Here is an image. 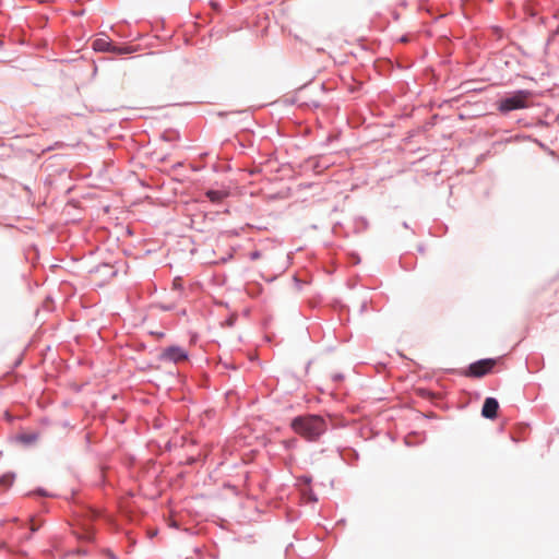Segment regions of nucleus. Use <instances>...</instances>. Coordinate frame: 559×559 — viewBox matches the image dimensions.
<instances>
[{"instance_id":"nucleus-1","label":"nucleus","mask_w":559,"mask_h":559,"mask_svg":"<svg viewBox=\"0 0 559 559\" xmlns=\"http://www.w3.org/2000/svg\"><path fill=\"white\" fill-rule=\"evenodd\" d=\"M289 428L307 442H318L328 431V420L319 414H302L292 418Z\"/></svg>"},{"instance_id":"nucleus-2","label":"nucleus","mask_w":559,"mask_h":559,"mask_svg":"<svg viewBox=\"0 0 559 559\" xmlns=\"http://www.w3.org/2000/svg\"><path fill=\"white\" fill-rule=\"evenodd\" d=\"M531 94L528 90H516L498 100V110L501 114H508L513 110L526 108L527 98Z\"/></svg>"},{"instance_id":"nucleus-3","label":"nucleus","mask_w":559,"mask_h":559,"mask_svg":"<svg viewBox=\"0 0 559 559\" xmlns=\"http://www.w3.org/2000/svg\"><path fill=\"white\" fill-rule=\"evenodd\" d=\"M158 359L162 362L179 364L189 359V352L179 345H170L159 353Z\"/></svg>"},{"instance_id":"nucleus-4","label":"nucleus","mask_w":559,"mask_h":559,"mask_svg":"<svg viewBox=\"0 0 559 559\" xmlns=\"http://www.w3.org/2000/svg\"><path fill=\"white\" fill-rule=\"evenodd\" d=\"M496 365V360L492 358H484L479 359L475 362H472L466 371V376L471 378H481L489 373L493 366Z\"/></svg>"},{"instance_id":"nucleus-5","label":"nucleus","mask_w":559,"mask_h":559,"mask_svg":"<svg viewBox=\"0 0 559 559\" xmlns=\"http://www.w3.org/2000/svg\"><path fill=\"white\" fill-rule=\"evenodd\" d=\"M499 402L496 397L488 396L485 399L481 407V416L487 419H495L498 416Z\"/></svg>"},{"instance_id":"nucleus-6","label":"nucleus","mask_w":559,"mask_h":559,"mask_svg":"<svg viewBox=\"0 0 559 559\" xmlns=\"http://www.w3.org/2000/svg\"><path fill=\"white\" fill-rule=\"evenodd\" d=\"M310 92L309 88H305L302 90L298 95H297V103H298V106L299 107H302V108H308V109H317L321 106V102L319 99H316V98H310V97H307V94Z\"/></svg>"},{"instance_id":"nucleus-7","label":"nucleus","mask_w":559,"mask_h":559,"mask_svg":"<svg viewBox=\"0 0 559 559\" xmlns=\"http://www.w3.org/2000/svg\"><path fill=\"white\" fill-rule=\"evenodd\" d=\"M39 436L37 431L22 432L15 436V441L24 447H32L38 441Z\"/></svg>"},{"instance_id":"nucleus-8","label":"nucleus","mask_w":559,"mask_h":559,"mask_svg":"<svg viewBox=\"0 0 559 559\" xmlns=\"http://www.w3.org/2000/svg\"><path fill=\"white\" fill-rule=\"evenodd\" d=\"M92 46L95 51L99 52H109L110 49H114V43L108 36L96 38Z\"/></svg>"},{"instance_id":"nucleus-9","label":"nucleus","mask_w":559,"mask_h":559,"mask_svg":"<svg viewBox=\"0 0 559 559\" xmlns=\"http://www.w3.org/2000/svg\"><path fill=\"white\" fill-rule=\"evenodd\" d=\"M206 198L213 203H219L227 197V193L223 190L210 189L205 192Z\"/></svg>"},{"instance_id":"nucleus-10","label":"nucleus","mask_w":559,"mask_h":559,"mask_svg":"<svg viewBox=\"0 0 559 559\" xmlns=\"http://www.w3.org/2000/svg\"><path fill=\"white\" fill-rule=\"evenodd\" d=\"M281 444L285 451H293L298 448L299 441L297 438L293 437L289 439L282 440Z\"/></svg>"},{"instance_id":"nucleus-11","label":"nucleus","mask_w":559,"mask_h":559,"mask_svg":"<svg viewBox=\"0 0 559 559\" xmlns=\"http://www.w3.org/2000/svg\"><path fill=\"white\" fill-rule=\"evenodd\" d=\"M14 478H15V474H13V473L3 474L0 477V485L3 487H10L13 484Z\"/></svg>"},{"instance_id":"nucleus-12","label":"nucleus","mask_w":559,"mask_h":559,"mask_svg":"<svg viewBox=\"0 0 559 559\" xmlns=\"http://www.w3.org/2000/svg\"><path fill=\"white\" fill-rule=\"evenodd\" d=\"M109 52H112L115 55H124L130 53L131 49L128 46H117L114 44V49H110Z\"/></svg>"},{"instance_id":"nucleus-13","label":"nucleus","mask_w":559,"mask_h":559,"mask_svg":"<svg viewBox=\"0 0 559 559\" xmlns=\"http://www.w3.org/2000/svg\"><path fill=\"white\" fill-rule=\"evenodd\" d=\"M298 483L300 485H306V486H310L311 481H312V477L309 476V475H301L297 478Z\"/></svg>"},{"instance_id":"nucleus-14","label":"nucleus","mask_w":559,"mask_h":559,"mask_svg":"<svg viewBox=\"0 0 559 559\" xmlns=\"http://www.w3.org/2000/svg\"><path fill=\"white\" fill-rule=\"evenodd\" d=\"M173 288L176 289V290H182L183 289V286H182L180 277L174 278V281H173Z\"/></svg>"},{"instance_id":"nucleus-15","label":"nucleus","mask_w":559,"mask_h":559,"mask_svg":"<svg viewBox=\"0 0 559 559\" xmlns=\"http://www.w3.org/2000/svg\"><path fill=\"white\" fill-rule=\"evenodd\" d=\"M261 255H262L261 251L254 250L249 253V259L252 261H255V260L260 259Z\"/></svg>"},{"instance_id":"nucleus-16","label":"nucleus","mask_w":559,"mask_h":559,"mask_svg":"<svg viewBox=\"0 0 559 559\" xmlns=\"http://www.w3.org/2000/svg\"><path fill=\"white\" fill-rule=\"evenodd\" d=\"M158 307L163 311H171V310L175 309V305L174 304H160Z\"/></svg>"},{"instance_id":"nucleus-17","label":"nucleus","mask_w":559,"mask_h":559,"mask_svg":"<svg viewBox=\"0 0 559 559\" xmlns=\"http://www.w3.org/2000/svg\"><path fill=\"white\" fill-rule=\"evenodd\" d=\"M343 379H344V376H343L342 373H334V374H332V380H333L334 382H340V381H342Z\"/></svg>"},{"instance_id":"nucleus-18","label":"nucleus","mask_w":559,"mask_h":559,"mask_svg":"<svg viewBox=\"0 0 559 559\" xmlns=\"http://www.w3.org/2000/svg\"><path fill=\"white\" fill-rule=\"evenodd\" d=\"M307 495H308V498H309L311 501H317V500H318V498H317V496H316V493L313 492V490H312V489H310V488H309V490H308Z\"/></svg>"},{"instance_id":"nucleus-19","label":"nucleus","mask_w":559,"mask_h":559,"mask_svg":"<svg viewBox=\"0 0 559 559\" xmlns=\"http://www.w3.org/2000/svg\"><path fill=\"white\" fill-rule=\"evenodd\" d=\"M35 492H36L37 495H39V496H47V493H46L45 489H43V488H38Z\"/></svg>"},{"instance_id":"nucleus-20","label":"nucleus","mask_w":559,"mask_h":559,"mask_svg":"<svg viewBox=\"0 0 559 559\" xmlns=\"http://www.w3.org/2000/svg\"><path fill=\"white\" fill-rule=\"evenodd\" d=\"M39 526H40V525L32 524V526H31V533H35V532H37V531L39 530Z\"/></svg>"},{"instance_id":"nucleus-21","label":"nucleus","mask_w":559,"mask_h":559,"mask_svg":"<svg viewBox=\"0 0 559 559\" xmlns=\"http://www.w3.org/2000/svg\"><path fill=\"white\" fill-rule=\"evenodd\" d=\"M359 222H361L364 224V226L366 227L367 226V219L364 218V217H360L359 218Z\"/></svg>"},{"instance_id":"nucleus-22","label":"nucleus","mask_w":559,"mask_h":559,"mask_svg":"<svg viewBox=\"0 0 559 559\" xmlns=\"http://www.w3.org/2000/svg\"><path fill=\"white\" fill-rule=\"evenodd\" d=\"M323 91H324V84H321V85L319 86V92L323 93Z\"/></svg>"},{"instance_id":"nucleus-23","label":"nucleus","mask_w":559,"mask_h":559,"mask_svg":"<svg viewBox=\"0 0 559 559\" xmlns=\"http://www.w3.org/2000/svg\"><path fill=\"white\" fill-rule=\"evenodd\" d=\"M32 534H33V533H31V534L26 535V536L24 537V539H25V540H29V539L32 538Z\"/></svg>"},{"instance_id":"nucleus-24","label":"nucleus","mask_w":559,"mask_h":559,"mask_svg":"<svg viewBox=\"0 0 559 559\" xmlns=\"http://www.w3.org/2000/svg\"><path fill=\"white\" fill-rule=\"evenodd\" d=\"M353 455H354L355 460L358 459V453L357 452L353 451Z\"/></svg>"},{"instance_id":"nucleus-25","label":"nucleus","mask_w":559,"mask_h":559,"mask_svg":"<svg viewBox=\"0 0 559 559\" xmlns=\"http://www.w3.org/2000/svg\"><path fill=\"white\" fill-rule=\"evenodd\" d=\"M5 548V543H0V549Z\"/></svg>"},{"instance_id":"nucleus-26","label":"nucleus","mask_w":559,"mask_h":559,"mask_svg":"<svg viewBox=\"0 0 559 559\" xmlns=\"http://www.w3.org/2000/svg\"><path fill=\"white\" fill-rule=\"evenodd\" d=\"M403 226H404L405 228H408V225H407V223H406V222H404V223H403Z\"/></svg>"},{"instance_id":"nucleus-27","label":"nucleus","mask_w":559,"mask_h":559,"mask_svg":"<svg viewBox=\"0 0 559 559\" xmlns=\"http://www.w3.org/2000/svg\"><path fill=\"white\" fill-rule=\"evenodd\" d=\"M110 558H111V559H118V557H117V556H115V555H111V557H110Z\"/></svg>"}]
</instances>
